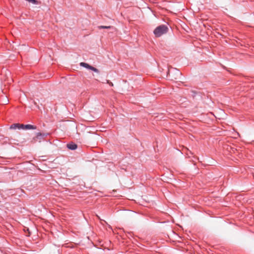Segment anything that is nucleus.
<instances>
[{"label": "nucleus", "instance_id": "obj_8", "mask_svg": "<svg viewBox=\"0 0 254 254\" xmlns=\"http://www.w3.org/2000/svg\"><path fill=\"white\" fill-rule=\"evenodd\" d=\"M98 29H113V27L111 26H99L98 27Z\"/></svg>", "mask_w": 254, "mask_h": 254}, {"label": "nucleus", "instance_id": "obj_7", "mask_svg": "<svg viewBox=\"0 0 254 254\" xmlns=\"http://www.w3.org/2000/svg\"><path fill=\"white\" fill-rule=\"evenodd\" d=\"M19 128V129H20V124H14L10 126V128L15 129V128Z\"/></svg>", "mask_w": 254, "mask_h": 254}, {"label": "nucleus", "instance_id": "obj_6", "mask_svg": "<svg viewBox=\"0 0 254 254\" xmlns=\"http://www.w3.org/2000/svg\"><path fill=\"white\" fill-rule=\"evenodd\" d=\"M67 147L70 150H74L77 148V145L72 142L67 144Z\"/></svg>", "mask_w": 254, "mask_h": 254}, {"label": "nucleus", "instance_id": "obj_3", "mask_svg": "<svg viewBox=\"0 0 254 254\" xmlns=\"http://www.w3.org/2000/svg\"><path fill=\"white\" fill-rule=\"evenodd\" d=\"M80 66H83L87 69L93 70L96 72L98 73L99 70L93 66L90 65L89 64L85 63H80Z\"/></svg>", "mask_w": 254, "mask_h": 254}, {"label": "nucleus", "instance_id": "obj_1", "mask_svg": "<svg viewBox=\"0 0 254 254\" xmlns=\"http://www.w3.org/2000/svg\"><path fill=\"white\" fill-rule=\"evenodd\" d=\"M169 30L168 27L165 25H161L157 26L153 31L155 37H159L164 34H166Z\"/></svg>", "mask_w": 254, "mask_h": 254}, {"label": "nucleus", "instance_id": "obj_5", "mask_svg": "<svg viewBox=\"0 0 254 254\" xmlns=\"http://www.w3.org/2000/svg\"><path fill=\"white\" fill-rule=\"evenodd\" d=\"M175 75H173L172 73L170 72V71H168V74L170 76H171L172 78H174L175 79H177L179 78L181 75V73L178 70H175Z\"/></svg>", "mask_w": 254, "mask_h": 254}, {"label": "nucleus", "instance_id": "obj_2", "mask_svg": "<svg viewBox=\"0 0 254 254\" xmlns=\"http://www.w3.org/2000/svg\"><path fill=\"white\" fill-rule=\"evenodd\" d=\"M49 135V133H41L39 132L37 134V135L33 138V140L35 141H39L40 142L42 139H43L47 136Z\"/></svg>", "mask_w": 254, "mask_h": 254}, {"label": "nucleus", "instance_id": "obj_4", "mask_svg": "<svg viewBox=\"0 0 254 254\" xmlns=\"http://www.w3.org/2000/svg\"><path fill=\"white\" fill-rule=\"evenodd\" d=\"M36 128V126H34L33 125L20 124V129H23L24 130H28V129H35Z\"/></svg>", "mask_w": 254, "mask_h": 254}]
</instances>
